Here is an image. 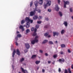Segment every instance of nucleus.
<instances>
[{"label":"nucleus","instance_id":"13d9d810","mask_svg":"<svg viewBox=\"0 0 73 73\" xmlns=\"http://www.w3.org/2000/svg\"><path fill=\"white\" fill-rule=\"evenodd\" d=\"M48 38L50 37H51V36L50 35H48Z\"/></svg>","mask_w":73,"mask_h":73},{"label":"nucleus","instance_id":"5701e85b","mask_svg":"<svg viewBox=\"0 0 73 73\" xmlns=\"http://www.w3.org/2000/svg\"><path fill=\"white\" fill-rule=\"evenodd\" d=\"M59 14L61 17L62 16V13L60 11L59 12Z\"/></svg>","mask_w":73,"mask_h":73},{"label":"nucleus","instance_id":"2eb2a0df","mask_svg":"<svg viewBox=\"0 0 73 73\" xmlns=\"http://www.w3.org/2000/svg\"><path fill=\"white\" fill-rule=\"evenodd\" d=\"M63 24L64 25L65 27H67L68 26V23L67 22L64 21L63 23Z\"/></svg>","mask_w":73,"mask_h":73},{"label":"nucleus","instance_id":"6e6d98bb","mask_svg":"<svg viewBox=\"0 0 73 73\" xmlns=\"http://www.w3.org/2000/svg\"><path fill=\"white\" fill-rule=\"evenodd\" d=\"M48 64H50L51 63V61H48Z\"/></svg>","mask_w":73,"mask_h":73},{"label":"nucleus","instance_id":"338daca9","mask_svg":"<svg viewBox=\"0 0 73 73\" xmlns=\"http://www.w3.org/2000/svg\"><path fill=\"white\" fill-rule=\"evenodd\" d=\"M23 27H25V25H24V26Z\"/></svg>","mask_w":73,"mask_h":73},{"label":"nucleus","instance_id":"79ce46f5","mask_svg":"<svg viewBox=\"0 0 73 73\" xmlns=\"http://www.w3.org/2000/svg\"><path fill=\"white\" fill-rule=\"evenodd\" d=\"M21 29H22V32H24V30H25V29H24V28H23Z\"/></svg>","mask_w":73,"mask_h":73},{"label":"nucleus","instance_id":"1a4fd4ad","mask_svg":"<svg viewBox=\"0 0 73 73\" xmlns=\"http://www.w3.org/2000/svg\"><path fill=\"white\" fill-rule=\"evenodd\" d=\"M15 53H16V50L14 49L12 54L13 57H14L15 55Z\"/></svg>","mask_w":73,"mask_h":73},{"label":"nucleus","instance_id":"72a5a7b5","mask_svg":"<svg viewBox=\"0 0 73 73\" xmlns=\"http://www.w3.org/2000/svg\"><path fill=\"white\" fill-rule=\"evenodd\" d=\"M42 19V16H39V17H38V19Z\"/></svg>","mask_w":73,"mask_h":73},{"label":"nucleus","instance_id":"6e6552de","mask_svg":"<svg viewBox=\"0 0 73 73\" xmlns=\"http://www.w3.org/2000/svg\"><path fill=\"white\" fill-rule=\"evenodd\" d=\"M53 33V36H58L59 35L58 33L57 32H54Z\"/></svg>","mask_w":73,"mask_h":73},{"label":"nucleus","instance_id":"0eeeda50","mask_svg":"<svg viewBox=\"0 0 73 73\" xmlns=\"http://www.w3.org/2000/svg\"><path fill=\"white\" fill-rule=\"evenodd\" d=\"M25 46L27 49H29L30 47V46L29 43H27L25 44Z\"/></svg>","mask_w":73,"mask_h":73},{"label":"nucleus","instance_id":"9d476101","mask_svg":"<svg viewBox=\"0 0 73 73\" xmlns=\"http://www.w3.org/2000/svg\"><path fill=\"white\" fill-rule=\"evenodd\" d=\"M34 4L35 7H37V6H38V1H35L34 2Z\"/></svg>","mask_w":73,"mask_h":73},{"label":"nucleus","instance_id":"ea45409f","mask_svg":"<svg viewBox=\"0 0 73 73\" xmlns=\"http://www.w3.org/2000/svg\"><path fill=\"white\" fill-rule=\"evenodd\" d=\"M45 20H46V21H48V20H49V19H48V18H45Z\"/></svg>","mask_w":73,"mask_h":73},{"label":"nucleus","instance_id":"f03ea898","mask_svg":"<svg viewBox=\"0 0 73 73\" xmlns=\"http://www.w3.org/2000/svg\"><path fill=\"white\" fill-rule=\"evenodd\" d=\"M38 36H36L35 38L34 39V40H33L31 41V43L32 44H34L35 42H37L38 41Z\"/></svg>","mask_w":73,"mask_h":73},{"label":"nucleus","instance_id":"052dcab7","mask_svg":"<svg viewBox=\"0 0 73 73\" xmlns=\"http://www.w3.org/2000/svg\"><path fill=\"white\" fill-rule=\"evenodd\" d=\"M45 72V70H44V69H42V72Z\"/></svg>","mask_w":73,"mask_h":73},{"label":"nucleus","instance_id":"de8ad7c7","mask_svg":"<svg viewBox=\"0 0 73 73\" xmlns=\"http://www.w3.org/2000/svg\"><path fill=\"white\" fill-rule=\"evenodd\" d=\"M58 4H60V0H58Z\"/></svg>","mask_w":73,"mask_h":73},{"label":"nucleus","instance_id":"f704fd0d","mask_svg":"<svg viewBox=\"0 0 73 73\" xmlns=\"http://www.w3.org/2000/svg\"><path fill=\"white\" fill-rule=\"evenodd\" d=\"M68 72V70L66 69L65 70V71H64V73H67Z\"/></svg>","mask_w":73,"mask_h":73},{"label":"nucleus","instance_id":"aec40b11","mask_svg":"<svg viewBox=\"0 0 73 73\" xmlns=\"http://www.w3.org/2000/svg\"><path fill=\"white\" fill-rule=\"evenodd\" d=\"M48 41V40H45L43 41L42 42V44H45V43H46Z\"/></svg>","mask_w":73,"mask_h":73},{"label":"nucleus","instance_id":"58836bf2","mask_svg":"<svg viewBox=\"0 0 73 73\" xmlns=\"http://www.w3.org/2000/svg\"><path fill=\"white\" fill-rule=\"evenodd\" d=\"M32 5H33V2H32V1L30 3V7H32Z\"/></svg>","mask_w":73,"mask_h":73},{"label":"nucleus","instance_id":"09e8293b","mask_svg":"<svg viewBox=\"0 0 73 73\" xmlns=\"http://www.w3.org/2000/svg\"><path fill=\"white\" fill-rule=\"evenodd\" d=\"M28 50H25V53H27L28 52Z\"/></svg>","mask_w":73,"mask_h":73},{"label":"nucleus","instance_id":"20e7f679","mask_svg":"<svg viewBox=\"0 0 73 73\" xmlns=\"http://www.w3.org/2000/svg\"><path fill=\"white\" fill-rule=\"evenodd\" d=\"M63 2L64 3V8H66V5H68L69 4V2L68 1H65L64 0L63 1Z\"/></svg>","mask_w":73,"mask_h":73},{"label":"nucleus","instance_id":"4468645a","mask_svg":"<svg viewBox=\"0 0 73 73\" xmlns=\"http://www.w3.org/2000/svg\"><path fill=\"white\" fill-rule=\"evenodd\" d=\"M30 27V24L29 22H27V25L26 26V28H29Z\"/></svg>","mask_w":73,"mask_h":73},{"label":"nucleus","instance_id":"393cba45","mask_svg":"<svg viewBox=\"0 0 73 73\" xmlns=\"http://www.w3.org/2000/svg\"><path fill=\"white\" fill-rule=\"evenodd\" d=\"M26 34H27V33H28L29 32H30V30L29 29H27L26 31Z\"/></svg>","mask_w":73,"mask_h":73},{"label":"nucleus","instance_id":"f8f14e48","mask_svg":"<svg viewBox=\"0 0 73 73\" xmlns=\"http://www.w3.org/2000/svg\"><path fill=\"white\" fill-rule=\"evenodd\" d=\"M16 53L17 54L20 56V51L18 49H17L16 51Z\"/></svg>","mask_w":73,"mask_h":73},{"label":"nucleus","instance_id":"a211bd4d","mask_svg":"<svg viewBox=\"0 0 73 73\" xmlns=\"http://www.w3.org/2000/svg\"><path fill=\"white\" fill-rule=\"evenodd\" d=\"M59 61L60 62L62 63V62H64V60L63 59H59Z\"/></svg>","mask_w":73,"mask_h":73},{"label":"nucleus","instance_id":"e2e57ef3","mask_svg":"<svg viewBox=\"0 0 73 73\" xmlns=\"http://www.w3.org/2000/svg\"><path fill=\"white\" fill-rule=\"evenodd\" d=\"M55 44H57L58 42H57V41H56L55 42Z\"/></svg>","mask_w":73,"mask_h":73},{"label":"nucleus","instance_id":"c756f323","mask_svg":"<svg viewBox=\"0 0 73 73\" xmlns=\"http://www.w3.org/2000/svg\"><path fill=\"white\" fill-rule=\"evenodd\" d=\"M29 22H31V23H33V20L30 19V20L29 21V22H28L29 23Z\"/></svg>","mask_w":73,"mask_h":73},{"label":"nucleus","instance_id":"ddd939ff","mask_svg":"<svg viewBox=\"0 0 73 73\" xmlns=\"http://www.w3.org/2000/svg\"><path fill=\"white\" fill-rule=\"evenodd\" d=\"M38 3L39 4H40V5H42V3H43V0H39Z\"/></svg>","mask_w":73,"mask_h":73},{"label":"nucleus","instance_id":"7c9ffc66","mask_svg":"<svg viewBox=\"0 0 73 73\" xmlns=\"http://www.w3.org/2000/svg\"><path fill=\"white\" fill-rule=\"evenodd\" d=\"M48 33H46L45 34H44V36H45L46 37V36H48Z\"/></svg>","mask_w":73,"mask_h":73},{"label":"nucleus","instance_id":"4c0bfd02","mask_svg":"<svg viewBox=\"0 0 73 73\" xmlns=\"http://www.w3.org/2000/svg\"><path fill=\"white\" fill-rule=\"evenodd\" d=\"M36 27L37 28V29H38V28H39V25H36Z\"/></svg>","mask_w":73,"mask_h":73},{"label":"nucleus","instance_id":"6ab92c4d","mask_svg":"<svg viewBox=\"0 0 73 73\" xmlns=\"http://www.w3.org/2000/svg\"><path fill=\"white\" fill-rule=\"evenodd\" d=\"M40 62V61L37 60L35 62L36 64V65H38Z\"/></svg>","mask_w":73,"mask_h":73},{"label":"nucleus","instance_id":"a878e982","mask_svg":"<svg viewBox=\"0 0 73 73\" xmlns=\"http://www.w3.org/2000/svg\"><path fill=\"white\" fill-rule=\"evenodd\" d=\"M17 37L20 38L21 37V34H18L17 35Z\"/></svg>","mask_w":73,"mask_h":73},{"label":"nucleus","instance_id":"bf43d9fd","mask_svg":"<svg viewBox=\"0 0 73 73\" xmlns=\"http://www.w3.org/2000/svg\"><path fill=\"white\" fill-rule=\"evenodd\" d=\"M16 45L17 46L18 45V43L17 42H16Z\"/></svg>","mask_w":73,"mask_h":73},{"label":"nucleus","instance_id":"cd10ccee","mask_svg":"<svg viewBox=\"0 0 73 73\" xmlns=\"http://www.w3.org/2000/svg\"><path fill=\"white\" fill-rule=\"evenodd\" d=\"M24 27H23L22 25H20V26L19 27V29H22Z\"/></svg>","mask_w":73,"mask_h":73},{"label":"nucleus","instance_id":"680f3d73","mask_svg":"<svg viewBox=\"0 0 73 73\" xmlns=\"http://www.w3.org/2000/svg\"><path fill=\"white\" fill-rule=\"evenodd\" d=\"M19 32H18V31H17V34H18V33H19Z\"/></svg>","mask_w":73,"mask_h":73},{"label":"nucleus","instance_id":"c03bdc74","mask_svg":"<svg viewBox=\"0 0 73 73\" xmlns=\"http://www.w3.org/2000/svg\"><path fill=\"white\" fill-rule=\"evenodd\" d=\"M48 11L49 12H50L51 11V9H48Z\"/></svg>","mask_w":73,"mask_h":73},{"label":"nucleus","instance_id":"3c124183","mask_svg":"<svg viewBox=\"0 0 73 73\" xmlns=\"http://www.w3.org/2000/svg\"><path fill=\"white\" fill-rule=\"evenodd\" d=\"M38 13H40L41 12V10L38 9Z\"/></svg>","mask_w":73,"mask_h":73},{"label":"nucleus","instance_id":"dca6fc26","mask_svg":"<svg viewBox=\"0 0 73 73\" xmlns=\"http://www.w3.org/2000/svg\"><path fill=\"white\" fill-rule=\"evenodd\" d=\"M29 20H30V19H29V18L26 17L25 19V21H28V22H29Z\"/></svg>","mask_w":73,"mask_h":73},{"label":"nucleus","instance_id":"2f4dec72","mask_svg":"<svg viewBox=\"0 0 73 73\" xmlns=\"http://www.w3.org/2000/svg\"><path fill=\"white\" fill-rule=\"evenodd\" d=\"M68 71L69 73H72V71H70V68H68Z\"/></svg>","mask_w":73,"mask_h":73},{"label":"nucleus","instance_id":"49530a36","mask_svg":"<svg viewBox=\"0 0 73 73\" xmlns=\"http://www.w3.org/2000/svg\"><path fill=\"white\" fill-rule=\"evenodd\" d=\"M58 71L59 72H61V68H59Z\"/></svg>","mask_w":73,"mask_h":73},{"label":"nucleus","instance_id":"4d7b16f0","mask_svg":"<svg viewBox=\"0 0 73 73\" xmlns=\"http://www.w3.org/2000/svg\"><path fill=\"white\" fill-rule=\"evenodd\" d=\"M71 68L72 69H73V64L72 65Z\"/></svg>","mask_w":73,"mask_h":73},{"label":"nucleus","instance_id":"69168bd1","mask_svg":"<svg viewBox=\"0 0 73 73\" xmlns=\"http://www.w3.org/2000/svg\"><path fill=\"white\" fill-rule=\"evenodd\" d=\"M52 64H54V63L53 62L52 63Z\"/></svg>","mask_w":73,"mask_h":73},{"label":"nucleus","instance_id":"412c9836","mask_svg":"<svg viewBox=\"0 0 73 73\" xmlns=\"http://www.w3.org/2000/svg\"><path fill=\"white\" fill-rule=\"evenodd\" d=\"M36 57V55H34L32 56L31 57L32 58H35Z\"/></svg>","mask_w":73,"mask_h":73},{"label":"nucleus","instance_id":"423d86ee","mask_svg":"<svg viewBox=\"0 0 73 73\" xmlns=\"http://www.w3.org/2000/svg\"><path fill=\"white\" fill-rule=\"evenodd\" d=\"M55 9L56 11H59L60 8L58 7V6L57 5H56Z\"/></svg>","mask_w":73,"mask_h":73},{"label":"nucleus","instance_id":"4be33fe9","mask_svg":"<svg viewBox=\"0 0 73 73\" xmlns=\"http://www.w3.org/2000/svg\"><path fill=\"white\" fill-rule=\"evenodd\" d=\"M61 33L62 35L64 34V33H65V30L64 29L62 30L61 32Z\"/></svg>","mask_w":73,"mask_h":73},{"label":"nucleus","instance_id":"f3484780","mask_svg":"<svg viewBox=\"0 0 73 73\" xmlns=\"http://www.w3.org/2000/svg\"><path fill=\"white\" fill-rule=\"evenodd\" d=\"M38 8L37 7H35V9L33 11L34 12L36 13V11H38Z\"/></svg>","mask_w":73,"mask_h":73},{"label":"nucleus","instance_id":"603ef678","mask_svg":"<svg viewBox=\"0 0 73 73\" xmlns=\"http://www.w3.org/2000/svg\"><path fill=\"white\" fill-rule=\"evenodd\" d=\"M18 37H17V36L16 37H15V39L16 40H18Z\"/></svg>","mask_w":73,"mask_h":73},{"label":"nucleus","instance_id":"0e129e2a","mask_svg":"<svg viewBox=\"0 0 73 73\" xmlns=\"http://www.w3.org/2000/svg\"><path fill=\"white\" fill-rule=\"evenodd\" d=\"M12 67H13V65H12Z\"/></svg>","mask_w":73,"mask_h":73},{"label":"nucleus","instance_id":"a18cd8bd","mask_svg":"<svg viewBox=\"0 0 73 73\" xmlns=\"http://www.w3.org/2000/svg\"><path fill=\"white\" fill-rule=\"evenodd\" d=\"M68 53H71V51H70V50L69 49L68 50Z\"/></svg>","mask_w":73,"mask_h":73},{"label":"nucleus","instance_id":"7ed1b4c3","mask_svg":"<svg viewBox=\"0 0 73 73\" xmlns=\"http://www.w3.org/2000/svg\"><path fill=\"white\" fill-rule=\"evenodd\" d=\"M31 30L32 31H34V32L33 34V36H36V32L37 31V29L36 28H35V29H34V28L33 27L32 28H31Z\"/></svg>","mask_w":73,"mask_h":73},{"label":"nucleus","instance_id":"a19ab883","mask_svg":"<svg viewBox=\"0 0 73 73\" xmlns=\"http://www.w3.org/2000/svg\"><path fill=\"white\" fill-rule=\"evenodd\" d=\"M37 23L38 24H41V22L40 21H38Z\"/></svg>","mask_w":73,"mask_h":73},{"label":"nucleus","instance_id":"bb28decb","mask_svg":"<svg viewBox=\"0 0 73 73\" xmlns=\"http://www.w3.org/2000/svg\"><path fill=\"white\" fill-rule=\"evenodd\" d=\"M25 23V21L24 20H22L21 21V24H23L24 23Z\"/></svg>","mask_w":73,"mask_h":73},{"label":"nucleus","instance_id":"8fccbe9b","mask_svg":"<svg viewBox=\"0 0 73 73\" xmlns=\"http://www.w3.org/2000/svg\"><path fill=\"white\" fill-rule=\"evenodd\" d=\"M39 52H40V53H42L43 52L42 50H40Z\"/></svg>","mask_w":73,"mask_h":73},{"label":"nucleus","instance_id":"5fc2aeb1","mask_svg":"<svg viewBox=\"0 0 73 73\" xmlns=\"http://www.w3.org/2000/svg\"><path fill=\"white\" fill-rule=\"evenodd\" d=\"M45 28H48V26L46 25L44 26Z\"/></svg>","mask_w":73,"mask_h":73},{"label":"nucleus","instance_id":"774afa93","mask_svg":"<svg viewBox=\"0 0 73 73\" xmlns=\"http://www.w3.org/2000/svg\"><path fill=\"white\" fill-rule=\"evenodd\" d=\"M45 1H48V0H45Z\"/></svg>","mask_w":73,"mask_h":73},{"label":"nucleus","instance_id":"473e14b6","mask_svg":"<svg viewBox=\"0 0 73 73\" xmlns=\"http://www.w3.org/2000/svg\"><path fill=\"white\" fill-rule=\"evenodd\" d=\"M65 46V45L64 44H62L61 45V47L62 48H64Z\"/></svg>","mask_w":73,"mask_h":73},{"label":"nucleus","instance_id":"864d4df0","mask_svg":"<svg viewBox=\"0 0 73 73\" xmlns=\"http://www.w3.org/2000/svg\"><path fill=\"white\" fill-rule=\"evenodd\" d=\"M45 55L46 56H48V54L47 53H45Z\"/></svg>","mask_w":73,"mask_h":73},{"label":"nucleus","instance_id":"e433bc0d","mask_svg":"<svg viewBox=\"0 0 73 73\" xmlns=\"http://www.w3.org/2000/svg\"><path fill=\"white\" fill-rule=\"evenodd\" d=\"M70 12H73V10H72V8L70 9Z\"/></svg>","mask_w":73,"mask_h":73},{"label":"nucleus","instance_id":"9b49d317","mask_svg":"<svg viewBox=\"0 0 73 73\" xmlns=\"http://www.w3.org/2000/svg\"><path fill=\"white\" fill-rule=\"evenodd\" d=\"M37 19H38V17L37 15H35L33 17V19L34 20H37Z\"/></svg>","mask_w":73,"mask_h":73},{"label":"nucleus","instance_id":"b1692460","mask_svg":"<svg viewBox=\"0 0 73 73\" xmlns=\"http://www.w3.org/2000/svg\"><path fill=\"white\" fill-rule=\"evenodd\" d=\"M49 44L50 45H53V42L52 41H49Z\"/></svg>","mask_w":73,"mask_h":73},{"label":"nucleus","instance_id":"39448f33","mask_svg":"<svg viewBox=\"0 0 73 73\" xmlns=\"http://www.w3.org/2000/svg\"><path fill=\"white\" fill-rule=\"evenodd\" d=\"M35 13H36L33 11H31L30 13V15L31 16H34L35 15Z\"/></svg>","mask_w":73,"mask_h":73},{"label":"nucleus","instance_id":"37998d69","mask_svg":"<svg viewBox=\"0 0 73 73\" xmlns=\"http://www.w3.org/2000/svg\"><path fill=\"white\" fill-rule=\"evenodd\" d=\"M60 54H64V53L63 52H62V51H60Z\"/></svg>","mask_w":73,"mask_h":73},{"label":"nucleus","instance_id":"c9c22d12","mask_svg":"<svg viewBox=\"0 0 73 73\" xmlns=\"http://www.w3.org/2000/svg\"><path fill=\"white\" fill-rule=\"evenodd\" d=\"M53 57L54 58H56L57 57V55L56 54L54 55L53 56Z\"/></svg>","mask_w":73,"mask_h":73},{"label":"nucleus","instance_id":"c85d7f7f","mask_svg":"<svg viewBox=\"0 0 73 73\" xmlns=\"http://www.w3.org/2000/svg\"><path fill=\"white\" fill-rule=\"evenodd\" d=\"M24 60V58H22L21 59L20 61L21 62H23Z\"/></svg>","mask_w":73,"mask_h":73},{"label":"nucleus","instance_id":"f257e3e1","mask_svg":"<svg viewBox=\"0 0 73 73\" xmlns=\"http://www.w3.org/2000/svg\"><path fill=\"white\" fill-rule=\"evenodd\" d=\"M50 5H51V1H48L46 4H45V3H44V5H43L44 8V9H46V7H48V6H50Z\"/></svg>","mask_w":73,"mask_h":73}]
</instances>
